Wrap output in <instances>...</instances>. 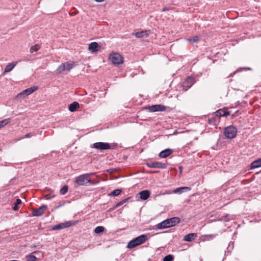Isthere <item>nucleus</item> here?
I'll return each instance as SVG.
<instances>
[{
  "label": "nucleus",
  "mask_w": 261,
  "mask_h": 261,
  "mask_svg": "<svg viewBox=\"0 0 261 261\" xmlns=\"http://www.w3.org/2000/svg\"><path fill=\"white\" fill-rule=\"evenodd\" d=\"M94 175V173H86L81 175L75 178V182L79 186H87L88 185H93L94 182L90 179L91 176Z\"/></svg>",
  "instance_id": "nucleus-1"
},
{
  "label": "nucleus",
  "mask_w": 261,
  "mask_h": 261,
  "mask_svg": "<svg viewBox=\"0 0 261 261\" xmlns=\"http://www.w3.org/2000/svg\"><path fill=\"white\" fill-rule=\"evenodd\" d=\"M180 218L178 217H173L166 219L156 225L158 229H164L172 227L180 222Z\"/></svg>",
  "instance_id": "nucleus-2"
},
{
  "label": "nucleus",
  "mask_w": 261,
  "mask_h": 261,
  "mask_svg": "<svg viewBox=\"0 0 261 261\" xmlns=\"http://www.w3.org/2000/svg\"><path fill=\"white\" fill-rule=\"evenodd\" d=\"M148 239L146 234H142L133 240L130 241L127 245V248L129 249H133L139 245H140L145 243Z\"/></svg>",
  "instance_id": "nucleus-3"
},
{
  "label": "nucleus",
  "mask_w": 261,
  "mask_h": 261,
  "mask_svg": "<svg viewBox=\"0 0 261 261\" xmlns=\"http://www.w3.org/2000/svg\"><path fill=\"white\" fill-rule=\"evenodd\" d=\"M75 66L74 61H69L64 63H62L60 65L57 69V71L60 73L65 71L70 70Z\"/></svg>",
  "instance_id": "nucleus-4"
},
{
  "label": "nucleus",
  "mask_w": 261,
  "mask_h": 261,
  "mask_svg": "<svg viewBox=\"0 0 261 261\" xmlns=\"http://www.w3.org/2000/svg\"><path fill=\"white\" fill-rule=\"evenodd\" d=\"M109 59L115 65H119L123 63V57L117 53H113L110 55Z\"/></svg>",
  "instance_id": "nucleus-5"
},
{
  "label": "nucleus",
  "mask_w": 261,
  "mask_h": 261,
  "mask_svg": "<svg viewBox=\"0 0 261 261\" xmlns=\"http://www.w3.org/2000/svg\"><path fill=\"white\" fill-rule=\"evenodd\" d=\"M38 87L37 86H33L32 87L28 88L21 92L18 94L16 97V98L17 99H20L21 98H23L25 96L29 95L32 93L33 92L36 91L38 89Z\"/></svg>",
  "instance_id": "nucleus-6"
},
{
  "label": "nucleus",
  "mask_w": 261,
  "mask_h": 261,
  "mask_svg": "<svg viewBox=\"0 0 261 261\" xmlns=\"http://www.w3.org/2000/svg\"><path fill=\"white\" fill-rule=\"evenodd\" d=\"M224 134L227 138L232 139L236 136L237 129L232 126H229L225 128Z\"/></svg>",
  "instance_id": "nucleus-7"
},
{
  "label": "nucleus",
  "mask_w": 261,
  "mask_h": 261,
  "mask_svg": "<svg viewBox=\"0 0 261 261\" xmlns=\"http://www.w3.org/2000/svg\"><path fill=\"white\" fill-rule=\"evenodd\" d=\"M93 147L98 150H108L111 148V145L107 142H96L93 144Z\"/></svg>",
  "instance_id": "nucleus-8"
},
{
  "label": "nucleus",
  "mask_w": 261,
  "mask_h": 261,
  "mask_svg": "<svg viewBox=\"0 0 261 261\" xmlns=\"http://www.w3.org/2000/svg\"><path fill=\"white\" fill-rule=\"evenodd\" d=\"M147 166L151 168L165 169L167 165L165 163L160 162H151L147 163Z\"/></svg>",
  "instance_id": "nucleus-9"
},
{
  "label": "nucleus",
  "mask_w": 261,
  "mask_h": 261,
  "mask_svg": "<svg viewBox=\"0 0 261 261\" xmlns=\"http://www.w3.org/2000/svg\"><path fill=\"white\" fill-rule=\"evenodd\" d=\"M150 112H164L166 110V107L162 105H155L147 108Z\"/></svg>",
  "instance_id": "nucleus-10"
},
{
  "label": "nucleus",
  "mask_w": 261,
  "mask_h": 261,
  "mask_svg": "<svg viewBox=\"0 0 261 261\" xmlns=\"http://www.w3.org/2000/svg\"><path fill=\"white\" fill-rule=\"evenodd\" d=\"M74 225V223H72L71 221H67L58 225H55L53 227V230H59L65 228L69 227Z\"/></svg>",
  "instance_id": "nucleus-11"
},
{
  "label": "nucleus",
  "mask_w": 261,
  "mask_h": 261,
  "mask_svg": "<svg viewBox=\"0 0 261 261\" xmlns=\"http://www.w3.org/2000/svg\"><path fill=\"white\" fill-rule=\"evenodd\" d=\"M46 209L47 206L45 205H43L39 207L38 209L34 210L33 211L32 215L33 216H40L44 213Z\"/></svg>",
  "instance_id": "nucleus-12"
},
{
  "label": "nucleus",
  "mask_w": 261,
  "mask_h": 261,
  "mask_svg": "<svg viewBox=\"0 0 261 261\" xmlns=\"http://www.w3.org/2000/svg\"><path fill=\"white\" fill-rule=\"evenodd\" d=\"M194 83V79L192 77L188 76L185 80L183 85V90L187 91Z\"/></svg>",
  "instance_id": "nucleus-13"
},
{
  "label": "nucleus",
  "mask_w": 261,
  "mask_h": 261,
  "mask_svg": "<svg viewBox=\"0 0 261 261\" xmlns=\"http://www.w3.org/2000/svg\"><path fill=\"white\" fill-rule=\"evenodd\" d=\"M229 115L230 113L228 111H224L223 109L218 110L213 114V116H215L217 118L218 117V119L221 117H227Z\"/></svg>",
  "instance_id": "nucleus-14"
},
{
  "label": "nucleus",
  "mask_w": 261,
  "mask_h": 261,
  "mask_svg": "<svg viewBox=\"0 0 261 261\" xmlns=\"http://www.w3.org/2000/svg\"><path fill=\"white\" fill-rule=\"evenodd\" d=\"M100 49V46L96 42H93L89 44L88 49L92 53L98 51Z\"/></svg>",
  "instance_id": "nucleus-15"
},
{
  "label": "nucleus",
  "mask_w": 261,
  "mask_h": 261,
  "mask_svg": "<svg viewBox=\"0 0 261 261\" xmlns=\"http://www.w3.org/2000/svg\"><path fill=\"white\" fill-rule=\"evenodd\" d=\"M140 198L143 200L147 199L150 195V193L148 190H143L139 192Z\"/></svg>",
  "instance_id": "nucleus-16"
},
{
  "label": "nucleus",
  "mask_w": 261,
  "mask_h": 261,
  "mask_svg": "<svg viewBox=\"0 0 261 261\" xmlns=\"http://www.w3.org/2000/svg\"><path fill=\"white\" fill-rule=\"evenodd\" d=\"M172 150L170 149H166L163 151H162L160 154L159 156L162 158H165L170 155H171L172 153Z\"/></svg>",
  "instance_id": "nucleus-17"
},
{
  "label": "nucleus",
  "mask_w": 261,
  "mask_h": 261,
  "mask_svg": "<svg viewBox=\"0 0 261 261\" xmlns=\"http://www.w3.org/2000/svg\"><path fill=\"white\" fill-rule=\"evenodd\" d=\"M197 237V234L196 233H190L186 236L184 238V241L187 242H190L192 240Z\"/></svg>",
  "instance_id": "nucleus-18"
},
{
  "label": "nucleus",
  "mask_w": 261,
  "mask_h": 261,
  "mask_svg": "<svg viewBox=\"0 0 261 261\" xmlns=\"http://www.w3.org/2000/svg\"><path fill=\"white\" fill-rule=\"evenodd\" d=\"M148 31L145 30L133 33L132 35H135L137 38L147 37L148 36Z\"/></svg>",
  "instance_id": "nucleus-19"
},
{
  "label": "nucleus",
  "mask_w": 261,
  "mask_h": 261,
  "mask_svg": "<svg viewBox=\"0 0 261 261\" xmlns=\"http://www.w3.org/2000/svg\"><path fill=\"white\" fill-rule=\"evenodd\" d=\"M79 103L76 101H74L69 105L68 109L70 112H72L75 111L77 109L79 108Z\"/></svg>",
  "instance_id": "nucleus-20"
},
{
  "label": "nucleus",
  "mask_w": 261,
  "mask_h": 261,
  "mask_svg": "<svg viewBox=\"0 0 261 261\" xmlns=\"http://www.w3.org/2000/svg\"><path fill=\"white\" fill-rule=\"evenodd\" d=\"M17 62H12L8 64L5 68L4 72H10L16 65Z\"/></svg>",
  "instance_id": "nucleus-21"
},
{
  "label": "nucleus",
  "mask_w": 261,
  "mask_h": 261,
  "mask_svg": "<svg viewBox=\"0 0 261 261\" xmlns=\"http://www.w3.org/2000/svg\"><path fill=\"white\" fill-rule=\"evenodd\" d=\"M261 167V159L253 162L250 165L251 169H255Z\"/></svg>",
  "instance_id": "nucleus-22"
},
{
  "label": "nucleus",
  "mask_w": 261,
  "mask_h": 261,
  "mask_svg": "<svg viewBox=\"0 0 261 261\" xmlns=\"http://www.w3.org/2000/svg\"><path fill=\"white\" fill-rule=\"evenodd\" d=\"M191 190V188L190 187H182L180 188H178L174 190V193H179L180 194L186 191H190Z\"/></svg>",
  "instance_id": "nucleus-23"
},
{
  "label": "nucleus",
  "mask_w": 261,
  "mask_h": 261,
  "mask_svg": "<svg viewBox=\"0 0 261 261\" xmlns=\"http://www.w3.org/2000/svg\"><path fill=\"white\" fill-rule=\"evenodd\" d=\"M212 116L213 117L212 118H210L207 120V123L210 124L215 125L216 123L219 121V120H218V118H217L215 116L212 115Z\"/></svg>",
  "instance_id": "nucleus-24"
},
{
  "label": "nucleus",
  "mask_w": 261,
  "mask_h": 261,
  "mask_svg": "<svg viewBox=\"0 0 261 261\" xmlns=\"http://www.w3.org/2000/svg\"><path fill=\"white\" fill-rule=\"evenodd\" d=\"M199 37L198 36H195L190 37L187 39V41L189 43H195L199 41Z\"/></svg>",
  "instance_id": "nucleus-25"
},
{
  "label": "nucleus",
  "mask_w": 261,
  "mask_h": 261,
  "mask_svg": "<svg viewBox=\"0 0 261 261\" xmlns=\"http://www.w3.org/2000/svg\"><path fill=\"white\" fill-rule=\"evenodd\" d=\"M11 120V118H7L0 121V128L10 123Z\"/></svg>",
  "instance_id": "nucleus-26"
},
{
  "label": "nucleus",
  "mask_w": 261,
  "mask_h": 261,
  "mask_svg": "<svg viewBox=\"0 0 261 261\" xmlns=\"http://www.w3.org/2000/svg\"><path fill=\"white\" fill-rule=\"evenodd\" d=\"M27 261H36L37 257L32 254H29L25 256Z\"/></svg>",
  "instance_id": "nucleus-27"
},
{
  "label": "nucleus",
  "mask_w": 261,
  "mask_h": 261,
  "mask_svg": "<svg viewBox=\"0 0 261 261\" xmlns=\"http://www.w3.org/2000/svg\"><path fill=\"white\" fill-rule=\"evenodd\" d=\"M40 48V46L38 44L33 45L30 48V52L33 53L38 51Z\"/></svg>",
  "instance_id": "nucleus-28"
},
{
  "label": "nucleus",
  "mask_w": 261,
  "mask_h": 261,
  "mask_svg": "<svg viewBox=\"0 0 261 261\" xmlns=\"http://www.w3.org/2000/svg\"><path fill=\"white\" fill-rule=\"evenodd\" d=\"M21 203V200L20 199H17L16 202L14 204V206L13 207V210L15 211H16L18 210V205Z\"/></svg>",
  "instance_id": "nucleus-29"
},
{
  "label": "nucleus",
  "mask_w": 261,
  "mask_h": 261,
  "mask_svg": "<svg viewBox=\"0 0 261 261\" xmlns=\"http://www.w3.org/2000/svg\"><path fill=\"white\" fill-rule=\"evenodd\" d=\"M121 192H122L121 190L116 189V190L113 191L111 192L110 195H111L112 196H118L119 195H120L121 194Z\"/></svg>",
  "instance_id": "nucleus-30"
},
{
  "label": "nucleus",
  "mask_w": 261,
  "mask_h": 261,
  "mask_svg": "<svg viewBox=\"0 0 261 261\" xmlns=\"http://www.w3.org/2000/svg\"><path fill=\"white\" fill-rule=\"evenodd\" d=\"M105 230V228L103 226H97L94 229V232L96 233H99L100 232H103Z\"/></svg>",
  "instance_id": "nucleus-31"
},
{
  "label": "nucleus",
  "mask_w": 261,
  "mask_h": 261,
  "mask_svg": "<svg viewBox=\"0 0 261 261\" xmlns=\"http://www.w3.org/2000/svg\"><path fill=\"white\" fill-rule=\"evenodd\" d=\"M68 187L67 186H64L60 190V193L61 195H65L68 191Z\"/></svg>",
  "instance_id": "nucleus-32"
},
{
  "label": "nucleus",
  "mask_w": 261,
  "mask_h": 261,
  "mask_svg": "<svg viewBox=\"0 0 261 261\" xmlns=\"http://www.w3.org/2000/svg\"><path fill=\"white\" fill-rule=\"evenodd\" d=\"M174 258L172 255H168L164 257L163 258V261H173Z\"/></svg>",
  "instance_id": "nucleus-33"
},
{
  "label": "nucleus",
  "mask_w": 261,
  "mask_h": 261,
  "mask_svg": "<svg viewBox=\"0 0 261 261\" xmlns=\"http://www.w3.org/2000/svg\"><path fill=\"white\" fill-rule=\"evenodd\" d=\"M128 200V198H125V199H124L121 200L120 201H119V202H118L116 204V207H119V206H121V205H122L123 204H124V203L127 202Z\"/></svg>",
  "instance_id": "nucleus-34"
},
{
  "label": "nucleus",
  "mask_w": 261,
  "mask_h": 261,
  "mask_svg": "<svg viewBox=\"0 0 261 261\" xmlns=\"http://www.w3.org/2000/svg\"><path fill=\"white\" fill-rule=\"evenodd\" d=\"M34 135V134L33 133H29L27 134L24 137L22 138H31L33 137Z\"/></svg>",
  "instance_id": "nucleus-35"
},
{
  "label": "nucleus",
  "mask_w": 261,
  "mask_h": 261,
  "mask_svg": "<svg viewBox=\"0 0 261 261\" xmlns=\"http://www.w3.org/2000/svg\"><path fill=\"white\" fill-rule=\"evenodd\" d=\"M54 195H51L50 194H48V195H46L45 197V199H50L53 197H54Z\"/></svg>",
  "instance_id": "nucleus-36"
},
{
  "label": "nucleus",
  "mask_w": 261,
  "mask_h": 261,
  "mask_svg": "<svg viewBox=\"0 0 261 261\" xmlns=\"http://www.w3.org/2000/svg\"><path fill=\"white\" fill-rule=\"evenodd\" d=\"M169 10V9H168L167 8L165 7V8H163V9H162V12H165V11H167V10Z\"/></svg>",
  "instance_id": "nucleus-37"
},
{
  "label": "nucleus",
  "mask_w": 261,
  "mask_h": 261,
  "mask_svg": "<svg viewBox=\"0 0 261 261\" xmlns=\"http://www.w3.org/2000/svg\"><path fill=\"white\" fill-rule=\"evenodd\" d=\"M96 2H103L104 0H95Z\"/></svg>",
  "instance_id": "nucleus-38"
}]
</instances>
